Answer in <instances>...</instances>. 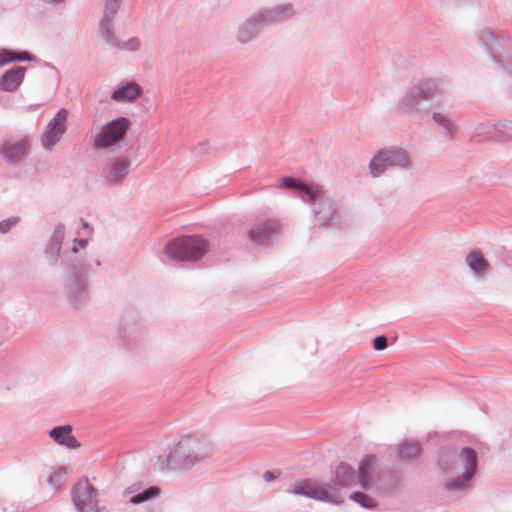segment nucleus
I'll use <instances>...</instances> for the list:
<instances>
[{
  "instance_id": "f257e3e1",
  "label": "nucleus",
  "mask_w": 512,
  "mask_h": 512,
  "mask_svg": "<svg viewBox=\"0 0 512 512\" xmlns=\"http://www.w3.org/2000/svg\"><path fill=\"white\" fill-rule=\"evenodd\" d=\"M209 249L207 240L200 236H184L169 241L164 248L167 257L173 261H196Z\"/></svg>"
},
{
  "instance_id": "f03ea898",
  "label": "nucleus",
  "mask_w": 512,
  "mask_h": 512,
  "mask_svg": "<svg viewBox=\"0 0 512 512\" xmlns=\"http://www.w3.org/2000/svg\"><path fill=\"white\" fill-rule=\"evenodd\" d=\"M130 127V121L119 117L106 123L94 137V146L98 149L108 148L121 141Z\"/></svg>"
},
{
  "instance_id": "7ed1b4c3",
  "label": "nucleus",
  "mask_w": 512,
  "mask_h": 512,
  "mask_svg": "<svg viewBox=\"0 0 512 512\" xmlns=\"http://www.w3.org/2000/svg\"><path fill=\"white\" fill-rule=\"evenodd\" d=\"M409 164V159L404 151L401 150H390L381 151L375 156L371 163L370 169L371 174L374 177L379 176L386 168L390 166L406 167Z\"/></svg>"
},
{
  "instance_id": "20e7f679",
  "label": "nucleus",
  "mask_w": 512,
  "mask_h": 512,
  "mask_svg": "<svg viewBox=\"0 0 512 512\" xmlns=\"http://www.w3.org/2000/svg\"><path fill=\"white\" fill-rule=\"evenodd\" d=\"M96 490L88 480L79 481L73 494V501L79 512H98Z\"/></svg>"
},
{
  "instance_id": "39448f33",
  "label": "nucleus",
  "mask_w": 512,
  "mask_h": 512,
  "mask_svg": "<svg viewBox=\"0 0 512 512\" xmlns=\"http://www.w3.org/2000/svg\"><path fill=\"white\" fill-rule=\"evenodd\" d=\"M67 118L68 111L63 108L49 121L42 136V145L45 148L51 149L60 140L66 131Z\"/></svg>"
},
{
  "instance_id": "423d86ee",
  "label": "nucleus",
  "mask_w": 512,
  "mask_h": 512,
  "mask_svg": "<svg viewBox=\"0 0 512 512\" xmlns=\"http://www.w3.org/2000/svg\"><path fill=\"white\" fill-rule=\"evenodd\" d=\"M290 493L323 501H334L329 490L313 480H302L291 486Z\"/></svg>"
},
{
  "instance_id": "0eeeda50",
  "label": "nucleus",
  "mask_w": 512,
  "mask_h": 512,
  "mask_svg": "<svg viewBox=\"0 0 512 512\" xmlns=\"http://www.w3.org/2000/svg\"><path fill=\"white\" fill-rule=\"evenodd\" d=\"M29 150L30 144L28 138H12L1 145L0 155L9 162H18L29 153Z\"/></svg>"
},
{
  "instance_id": "6e6552de",
  "label": "nucleus",
  "mask_w": 512,
  "mask_h": 512,
  "mask_svg": "<svg viewBox=\"0 0 512 512\" xmlns=\"http://www.w3.org/2000/svg\"><path fill=\"white\" fill-rule=\"evenodd\" d=\"M279 224L275 220H265L258 221L252 224L248 230L247 234L249 239L256 243L262 244L265 241L271 239L274 235L278 233Z\"/></svg>"
},
{
  "instance_id": "1a4fd4ad",
  "label": "nucleus",
  "mask_w": 512,
  "mask_h": 512,
  "mask_svg": "<svg viewBox=\"0 0 512 512\" xmlns=\"http://www.w3.org/2000/svg\"><path fill=\"white\" fill-rule=\"evenodd\" d=\"M378 460L373 455L365 456L359 465V482L364 489H369L373 486L378 477Z\"/></svg>"
},
{
  "instance_id": "9d476101",
  "label": "nucleus",
  "mask_w": 512,
  "mask_h": 512,
  "mask_svg": "<svg viewBox=\"0 0 512 512\" xmlns=\"http://www.w3.org/2000/svg\"><path fill=\"white\" fill-rule=\"evenodd\" d=\"M129 161L123 158L110 162L103 171V178L109 184L121 183L128 174Z\"/></svg>"
},
{
  "instance_id": "9b49d317",
  "label": "nucleus",
  "mask_w": 512,
  "mask_h": 512,
  "mask_svg": "<svg viewBox=\"0 0 512 512\" xmlns=\"http://www.w3.org/2000/svg\"><path fill=\"white\" fill-rule=\"evenodd\" d=\"M459 461L463 465L464 474L462 479H457L451 483L452 487L460 488L464 481L470 480L475 474L477 467V460L475 452L470 448H463L459 455Z\"/></svg>"
},
{
  "instance_id": "f8f14e48",
  "label": "nucleus",
  "mask_w": 512,
  "mask_h": 512,
  "mask_svg": "<svg viewBox=\"0 0 512 512\" xmlns=\"http://www.w3.org/2000/svg\"><path fill=\"white\" fill-rule=\"evenodd\" d=\"M121 0H105L104 3V18L101 22L100 32L104 39L108 42L113 40L112 18L117 13Z\"/></svg>"
},
{
  "instance_id": "ddd939ff",
  "label": "nucleus",
  "mask_w": 512,
  "mask_h": 512,
  "mask_svg": "<svg viewBox=\"0 0 512 512\" xmlns=\"http://www.w3.org/2000/svg\"><path fill=\"white\" fill-rule=\"evenodd\" d=\"M26 69L24 67H15L6 71L0 78V88L6 92L15 91L22 83Z\"/></svg>"
},
{
  "instance_id": "4468645a",
  "label": "nucleus",
  "mask_w": 512,
  "mask_h": 512,
  "mask_svg": "<svg viewBox=\"0 0 512 512\" xmlns=\"http://www.w3.org/2000/svg\"><path fill=\"white\" fill-rule=\"evenodd\" d=\"M141 94V88L136 83H128L112 93V99L117 102H131Z\"/></svg>"
},
{
  "instance_id": "2eb2a0df",
  "label": "nucleus",
  "mask_w": 512,
  "mask_h": 512,
  "mask_svg": "<svg viewBox=\"0 0 512 512\" xmlns=\"http://www.w3.org/2000/svg\"><path fill=\"white\" fill-rule=\"evenodd\" d=\"M281 187L295 188L305 192L310 201H314L321 193V188L317 185L309 186L299 183L296 179L291 177H284L281 180Z\"/></svg>"
},
{
  "instance_id": "dca6fc26",
  "label": "nucleus",
  "mask_w": 512,
  "mask_h": 512,
  "mask_svg": "<svg viewBox=\"0 0 512 512\" xmlns=\"http://www.w3.org/2000/svg\"><path fill=\"white\" fill-rule=\"evenodd\" d=\"M72 429L70 426L56 427L50 431V436L54 441L68 448L78 446L76 439L71 434Z\"/></svg>"
},
{
  "instance_id": "f3484780",
  "label": "nucleus",
  "mask_w": 512,
  "mask_h": 512,
  "mask_svg": "<svg viewBox=\"0 0 512 512\" xmlns=\"http://www.w3.org/2000/svg\"><path fill=\"white\" fill-rule=\"evenodd\" d=\"M466 262L468 266L479 275H484L488 271L489 264L480 251H472L469 253Z\"/></svg>"
},
{
  "instance_id": "a211bd4d",
  "label": "nucleus",
  "mask_w": 512,
  "mask_h": 512,
  "mask_svg": "<svg viewBox=\"0 0 512 512\" xmlns=\"http://www.w3.org/2000/svg\"><path fill=\"white\" fill-rule=\"evenodd\" d=\"M354 482L355 475L353 468L346 463L339 464L335 471V483L340 486H350Z\"/></svg>"
},
{
  "instance_id": "6ab92c4d",
  "label": "nucleus",
  "mask_w": 512,
  "mask_h": 512,
  "mask_svg": "<svg viewBox=\"0 0 512 512\" xmlns=\"http://www.w3.org/2000/svg\"><path fill=\"white\" fill-rule=\"evenodd\" d=\"M30 59L31 57L28 52H14L8 49H0V67L14 61H25Z\"/></svg>"
},
{
  "instance_id": "aec40b11",
  "label": "nucleus",
  "mask_w": 512,
  "mask_h": 512,
  "mask_svg": "<svg viewBox=\"0 0 512 512\" xmlns=\"http://www.w3.org/2000/svg\"><path fill=\"white\" fill-rule=\"evenodd\" d=\"M159 493H160L159 488L150 487V488L146 489L145 491H143L142 493L133 496L130 499V502L132 504H139V503L145 502L151 498L157 497L159 495Z\"/></svg>"
},
{
  "instance_id": "412c9836",
  "label": "nucleus",
  "mask_w": 512,
  "mask_h": 512,
  "mask_svg": "<svg viewBox=\"0 0 512 512\" xmlns=\"http://www.w3.org/2000/svg\"><path fill=\"white\" fill-rule=\"evenodd\" d=\"M399 453L404 459H412L419 454V447L415 443H404L400 447Z\"/></svg>"
},
{
  "instance_id": "4be33fe9",
  "label": "nucleus",
  "mask_w": 512,
  "mask_h": 512,
  "mask_svg": "<svg viewBox=\"0 0 512 512\" xmlns=\"http://www.w3.org/2000/svg\"><path fill=\"white\" fill-rule=\"evenodd\" d=\"M429 94L424 90H419L415 92H411L404 100V105L409 109L412 108L419 99H427Z\"/></svg>"
},
{
  "instance_id": "5701e85b",
  "label": "nucleus",
  "mask_w": 512,
  "mask_h": 512,
  "mask_svg": "<svg viewBox=\"0 0 512 512\" xmlns=\"http://www.w3.org/2000/svg\"><path fill=\"white\" fill-rule=\"evenodd\" d=\"M350 498L366 508H372L376 505L375 501L371 497L361 492L353 493Z\"/></svg>"
},
{
  "instance_id": "b1692460",
  "label": "nucleus",
  "mask_w": 512,
  "mask_h": 512,
  "mask_svg": "<svg viewBox=\"0 0 512 512\" xmlns=\"http://www.w3.org/2000/svg\"><path fill=\"white\" fill-rule=\"evenodd\" d=\"M67 475V471L65 468H59L54 471L49 477V483L53 485H60V483L64 480Z\"/></svg>"
},
{
  "instance_id": "393cba45",
  "label": "nucleus",
  "mask_w": 512,
  "mask_h": 512,
  "mask_svg": "<svg viewBox=\"0 0 512 512\" xmlns=\"http://www.w3.org/2000/svg\"><path fill=\"white\" fill-rule=\"evenodd\" d=\"M373 347L377 351L387 348V338L385 336H378L373 340Z\"/></svg>"
},
{
  "instance_id": "a878e982",
  "label": "nucleus",
  "mask_w": 512,
  "mask_h": 512,
  "mask_svg": "<svg viewBox=\"0 0 512 512\" xmlns=\"http://www.w3.org/2000/svg\"><path fill=\"white\" fill-rule=\"evenodd\" d=\"M15 222H16L15 220H11V219L0 222V232L1 233L8 232L10 230V228L15 224Z\"/></svg>"
},
{
  "instance_id": "bb28decb",
  "label": "nucleus",
  "mask_w": 512,
  "mask_h": 512,
  "mask_svg": "<svg viewBox=\"0 0 512 512\" xmlns=\"http://www.w3.org/2000/svg\"><path fill=\"white\" fill-rule=\"evenodd\" d=\"M434 120L437 123L444 125L445 128L448 129L450 133H452V128H450V124H449L448 120L444 116H441L439 114H435L434 115Z\"/></svg>"
},
{
  "instance_id": "cd10ccee",
  "label": "nucleus",
  "mask_w": 512,
  "mask_h": 512,
  "mask_svg": "<svg viewBox=\"0 0 512 512\" xmlns=\"http://www.w3.org/2000/svg\"><path fill=\"white\" fill-rule=\"evenodd\" d=\"M127 45H128V47H129L130 49L135 50V49H138V48H139L140 43H139V41H138L137 39H132V40H130V41L127 43Z\"/></svg>"
},
{
  "instance_id": "c85d7f7f",
  "label": "nucleus",
  "mask_w": 512,
  "mask_h": 512,
  "mask_svg": "<svg viewBox=\"0 0 512 512\" xmlns=\"http://www.w3.org/2000/svg\"><path fill=\"white\" fill-rule=\"evenodd\" d=\"M263 477H264V479H265L266 481H271V480H273V479H274V477H273V475H272V473H271V472H265V473H264V475H263Z\"/></svg>"
},
{
  "instance_id": "c756f323",
  "label": "nucleus",
  "mask_w": 512,
  "mask_h": 512,
  "mask_svg": "<svg viewBox=\"0 0 512 512\" xmlns=\"http://www.w3.org/2000/svg\"><path fill=\"white\" fill-rule=\"evenodd\" d=\"M86 244H87V241H86V240H80V241H79V245H80L82 248H84V247L86 246Z\"/></svg>"
}]
</instances>
